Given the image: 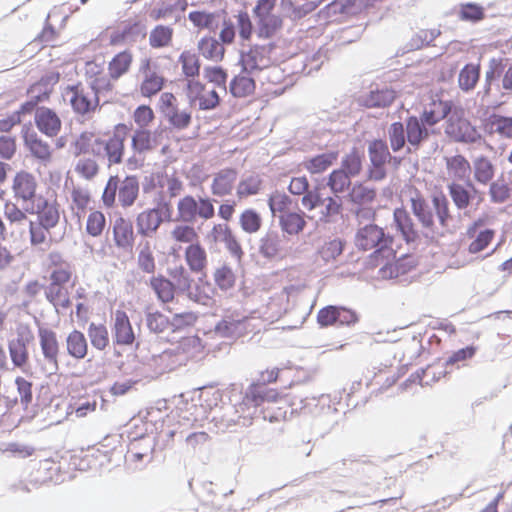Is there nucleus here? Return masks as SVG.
Listing matches in <instances>:
<instances>
[{"label":"nucleus","instance_id":"22","mask_svg":"<svg viewBox=\"0 0 512 512\" xmlns=\"http://www.w3.org/2000/svg\"><path fill=\"white\" fill-rule=\"evenodd\" d=\"M113 238L118 248L131 249L135 239L132 222L119 216L113 225Z\"/></svg>","mask_w":512,"mask_h":512},{"label":"nucleus","instance_id":"56","mask_svg":"<svg viewBox=\"0 0 512 512\" xmlns=\"http://www.w3.org/2000/svg\"><path fill=\"white\" fill-rule=\"evenodd\" d=\"M346 242L340 238H335L326 242L318 251L320 257L325 262L335 260L345 249Z\"/></svg>","mask_w":512,"mask_h":512},{"label":"nucleus","instance_id":"9","mask_svg":"<svg viewBox=\"0 0 512 512\" xmlns=\"http://www.w3.org/2000/svg\"><path fill=\"white\" fill-rule=\"evenodd\" d=\"M38 335L43 356L52 366L50 373L55 374L59 370L57 360L59 343L56 333L52 329L40 327L38 330Z\"/></svg>","mask_w":512,"mask_h":512},{"label":"nucleus","instance_id":"27","mask_svg":"<svg viewBox=\"0 0 512 512\" xmlns=\"http://www.w3.org/2000/svg\"><path fill=\"white\" fill-rule=\"evenodd\" d=\"M460 21L477 24L486 18V9L477 2L459 3L456 11Z\"/></svg>","mask_w":512,"mask_h":512},{"label":"nucleus","instance_id":"53","mask_svg":"<svg viewBox=\"0 0 512 512\" xmlns=\"http://www.w3.org/2000/svg\"><path fill=\"white\" fill-rule=\"evenodd\" d=\"M292 204L293 200L290 196L278 191L272 193L268 198V206L273 216H275L276 212L281 214L291 212Z\"/></svg>","mask_w":512,"mask_h":512},{"label":"nucleus","instance_id":"45","mask_svg":"<svg viewBox=\"0 0 512 512\" xmlns=\"http://www.w3.org/2000/svg\"><path fill=\"white\" fill-rule=\"evenodd\" d=\"M219 14L216 12H206V11H191L188 14V19L193 23L194 26L198 28H206L209 30H214L218 28Z\"/></svg>","mask_w":512,"mask_h":512},{"label":"nucleus","instance_id":"50","mask_svg":"<svg viewBox=\"0 0 512 512\" xmlns=\"http://www.w3.org/2000/svg\"><path fill=\"white\" fill-rule=\"evenodd\" d=\"M449 194L455 206L462 210L466 209L471 204V197L469 188L465 185L452 182L448 185Z\"/></svg>","mask_w":512,"mask_h":512},{"label":"nucleus","instance_id":"30","mask_svg":"<svg viewBox=\"0 0 512 512\" xmlns=\"http://www.w3.org/2000/svg\"><path fill=\"white\" fill-rule=\"evenodd\" d=\"M477 348L474 345H468L464 348H461L457 351H454L444 362L445 369L439 371L438 373H434L432 377V381L436 382L441 377L446 376L449 372L447 371V367L456 366L460 367V363H464L465 361L471 359L476 354Z\"/></svg>","mask_w":512,"mask_h":512},{"label":"nucleus","instance_id":"35","mask_svg":"<svg viewBox=\"0 0 512 512\" xmlns=\"http://www.w3.org/2000/svg\"><path fill=\"white\" fill-rule=\"evenodd\" d=\"M185 260L192 272L200 273L207 264L206 251L199 242L190 244L185 249Z\"/></svg>","mask_w":512,"mask_h":512},{"label":"nucleus","instance_id":"51","mask_svg":"<svg viewBox=\"0 0 512 512\" xmlns=\"http://www.w3.org/2000/svg\"><path fill=\"white\" fill-rule=\"evenodd\" d=\"M179 62L182 64L183 74L187 78L194 80L195 77L199 76L201 62L195 54L190 51H183L179 56Z\"/></svg>","mask_w":512,"mask_h":512},{"label":"nucleus","instance_id":"23","mask_svg":"<svg viewBox=\"0 0 512 512\" xmlns=\"http://www.w3.org/2000/svg\"><path fill=\"white\" fill-rule=\"evenodd\" d=\"M162 224V218L156 209L148 208L136 218L137 232L143 237H152Z\"/></svg>","mask_w":512,"mask_h":512},{"label":"nucleus","instance_id":"14","mask_svg":"<svg viewBox=\"0 0 512 512\" xmlns=\"http://www.w3.org/2000/svg\"><path fill=\"white\" fill-rule=\"evenodd\" d=\"M36 188L37 182L31 173L24 170L16 173L12 185L16 198L33 202L36 197Z\"/></svg>","mask_w":512,"mask_h":512},{"label":"nucleus","instance_id":"33","mask_svg":"<svg viewBox=\"0 0 512 512\" xmlns=\"http://www.w3.org/2000/svg\"><path fill=\"white\" fill-rule=\"evenodd\" d=\"M376 196V188L365 186L361 182H356L350 188L346 198L352 204L366 205L372 203L376 199Z\"/></svg>","mask_w":512,"mask_h":512},{"label":"nucleus","instance_id":"11","mask_svg":"<svg viewBox=\"0 0 512 512\" xmlns=\"http://www.w3.org/2000/svg\"><path fill=\"white\" fill-rule=\"evenodd\" d=\"M146 26L141 21H128L121 30L114 31L110 36V45L116 46L126 42L135 43L146 37Z\"/></svg>","mask_w":512,"mask_h":512},{"label":"nucleus","instance_id":"46","mask_svg":"<svg viewBox=\"0 0 512 512\" xmlns=\"http://www.w3.org/2000/svg\"><path fill=\"white\" fill-rule=\"evenodd\" d=\"M88 336L94 348L103 351L109 345V334L104 324L91 322L88 327Z\"/></svg>","mask_w":512,"mask_h":512},{"label":"nucleus","instance_id":"10","mask_svg":"<svg viewBox=\"0 0 512 512\" xmlns=\"http://www.w3.org/2000/svg\"><path fill=\"white\" fill-rule=\"evenodd\" d=\"M34 120L38 130L49 137L56 136L61 129V120L51 108L45 106L37 108Z\"/></svg>","mask_w":512,"mask_h":512},{"label":"nucleus","instance_id":"28","mask_svg":"<svg viewBox=\"0 0 512 512\" xmlns=\"http://www.w3.org/2000/svg\"><path fill=\"white\" fill-rule=\"evenodd\" d=\"M411 209L414 216L424 228L431 230L434 228L435 224L432 209L421 194L417 193L415 197L411 198Z\"/></svg>","mask_w":512,"mask_h":512},{"label":"nucleus","instance_id":"42","mask_svg":"<svg viewBox=\"0 0 512 512\" xmlns=\"http://www.w3.org/2000/svg\"><path fill=\"white\" fill-rule=\"evenodd\" d=\"M388 139L393 153H398L406 147L407 136L404 123L396 121L388 127Z\"/></svg>","mask_w":512,"mask_h":512},{"label":"nucleus","instance_id":"39","mask_svg":"<svg viewBox=\"0 0 512 512\" xmlns=\"http://www.w3.org/2000/svg\"><path fill=\"white\" fill-rule=\"evenodd\" d=\"M91 88L95 92L94 104L92 103L91 99L86 94H84V91L71 96L70 105L75 113L86 115L95 110V107L99 103L98 88L94 84L91 85Z\"/></svg>","mask_w":512,"mask_h":512},{"label":"nucleus","instance_id":"55","mask_svg":"<svg viewBox=\"0 0 512 512\" xmlns=\"http://www.w3.org/2000/svg\"><path fill=\"white\" fill-rule=\"evenodd\" d=\"M165 82L166 79L164 77L158 76L154 72L150 73L146 75L141 84V94L144 97L151 98L163 89Z\"/></svg>","mask_w":512,"mask_h":512},{"label":"nucleus","instance_id":"3","mask_svg":"<svg viewBox=\"0 0 512 512\" xmlns=\"http://www.w3.org/2000/svg\"><path fill=\"white\" fill-rule=\"evenodd\" d=\"M222 393L220 390H214L212 386H204L198 389V394L192 396L191 403L186 402V410L194 415L195 419H208L210 414H213L212 421L216 424L228 428L226 422L221 420V417L231 418L226 413L220 415L219 411L223 409L220 406L222 402Z\"/></svg>","mask_w":512,"mask_h":512},{"label":"nucleus","instance_id":"6","mask_svg":"<svg viewBox=\"0 0 512 512\" xmlns=\"http://www.w3.org/2000/svg\"><path fill=\"white\" fill-rule=\"evenodd\" d=\"M369 165L366 170V180L381 182L387 178L386 161L390 154L389 145L384 138H373L367 141Z\"/></svg>","mask_w":512,"mask_h":512},{"label":"nucleus","instance_id":"31","mask_svg":"<svg viewBox=\"0 0 512 512\" xmlns=\"http://www.w3.org/2000/svg\"><path fill=\"white\" fill-rule=\"evenodd\" d=\"M67 353L76 360L84 359L88 354V342L79 330L74 329L66 338Z\"/></svg>","mask_w":512,"mask_h":512},{"label":"nucleus","instance_id":"40","mask_svg":"<svg viewBox=\"0 0 512 512\" xmlns=\"http://www.w3.org/2000/svg\"><path fill=\"white\" fill-rule=\"evenodd\" d=\"M198 202L192 195H186L177 204L178 215L176 221L193 224L197 219Z\"/></svg>","mask_w":512,"mask_h":512},{"label":"nucleus","instance_id":"47","mask_svg":"<svg viewBox=\"0 0 512 512\" xmlns=\"http://www.w3.org/2000/svg\"><path fill=\"white\" fill-rule=\"evenodd\" d=\"M214 281L221 291H228L234 288L236 283V275L228 264L224 263L214 272Z\"/></svg>","mask_w":512,"mask_h":512},{"label":"nucleus","instance_id":"13","mask_svg":"<svg viewBox=\"0 0 512 512\" xmlns=\"http://www.w3.org/2000/svg\"><path fill=\"white\" fill-rule=\"evenodd\" d=\"M397 94L394 89L388 86L371 89L360 98L361 105L366 108H385L390 106L396 99Z\"/></svg>","mask_w":512,"mask_h":512},{"label":"nucleus","instance_id":"25","mask_svg":"<svg viewBox=\"0 0 512 512\" xmlns=\"http://www.w3.org/2000/svg\"><path fill=\"white\" fill-rule=\"evenodd\" d=\"M365 152L359 147H352L341 159L340 169L355 178L361 174L364 167Z\"/></svg>","mask_w":512,"mask_h":512},{"label":"nucleus","instance_id":"20","mask_svg":"<svg viewBox=\"0 0 512 512\" xmlns=\"http://www.w3.org/2000/svg\"><path fill=\"white\" fill-rule=\"evenodd\" d=\"M339 156L338 150H328L324 153L307 157L302 162L303 167L311 174H322L333 166Z\"/></svg>","mask_w":512,"mask_h":512},{"label":"nucleus","instance_id":"52","mask_svg":"<svg viewBox=\"0 0 512 512\" xmlns=\"http://www.w3.org/2000/svg\"><path fill=\"white\" fill-rule=\"evenodd\" d=\"M262 185V179L257 174L249 175L242 178L237 187V195L244 198L259 193Z\"/></svg>","mask_w":512,"mask_h":512},{"label":"nucleus","instance_id":"2","mask_svg":"<svg viewBox=\"0 0 512 512\" xmlns=\"http://www.w3.org/2000/svg\"><path fill=\"white\" fill-rule=\"evenodd\" d=\"M392 244L393 236L374 223L359 228L355 235V245L359 250L367 251L374 248L370 255L371 261L395 257L396 252L392 249Z\"/></svg>","mask_w":512,"mask_h":512},{"label":"nucleus","instance_id":"26","mask_svg":"<svg viewBox=\"0 0 512 512\" xmlns=\"http://www.w3.org/2000/svg\"><path fill=\"white\" fill-rule=\"evenodd\" d=\"M304 217L305 213L303 211L280 214L279 225L283 234L290 236L300 234L307 224Z\"/></svg>","mask_w":512,"mask_h":512},{"label":"nucleus","instance_id":"48","mask_svg":"<svg viewBox=\"0 0 512 512\" xmlns=\"http://www.w3.org/2000/svg\"><path fill=\"white\" fill-rule=\"evenodd\" d=\"M239 224L244 232L253 234L260 230L262 217L255 209L249 208L241 213Z\"/></svg>","mask_w":512,"mask_h":512},{"label":"nucleus","instance_id":"37","mask_svg":"<svg viewBox=\"0 0 512 512\" xmlns=\"http://www.w3.org/2000/svg\"><path fill=\"white\" fill-rule=\"evenodd\" d=\"M474 179L483 185L492 181L495 175V165L488 157L481 155L473 160Z\"/></svg>","mask_w":512,"mask_h":512},{"label":"nucleus","instance_id":"18","mask_svg":"<svg viewBox=\"0 0 512 512\" xmlns=\"http://www.w3.org/2000/svg\"><path fill=\"white\" fill-rule=\"evenodd\" d=\"M416 267V262L412 256L403 255L394 262H387L379 269V275L383 279H396L406 275Z\"/></svg>","mask_w":512,"mask_h":512},{"label":"nucleus","instance_id":"29","mask_svg":"<svg viewBox=\"0 0 512 512\" xmlns=\"http://www.w3.org/2000/svg\"><path fill=\"white\" fill-rule=\"evenodd\" d=\"M256 81L250 75L242 73L234 76L229 83V92L235 98H245L254 94Z\"/></svg>","mask_w":512,"mask_h":512},{"label":"nucleus","instance_id":"8","mask_svg":"<svg viewBox=\"0 0 512 512\" xmlns=\"http://www.w3.org/2000/svg\"><path fill=\"white\" fill-rule=\"evenodd\" d=\"M276 48L275 43L267 45H253L249 51H241L239 65H241L242 73L252 75L256 71H261L263 68L259 65L266 55H269Z\"/></svg>","mask_w":512,"mask_h":512},{"label":"nucleus","instance_id":"4","mask_svg":"<svg viewBox=\"0 0 512 512\" xmlns=\"http://www.w3.org/2000/svg\"><path fill=\"white\" fill-rule=\"evenodd\" d=\"M445 133L457 143L480 144L486 143L476 126L464 117V111L454 105L448 115Z\"/></svg>","mask_w":512,"mask_h":512},{"label":"nucleus","instance_id":"1","mask_svg":"<svg viewBox=\"0 0 512 512\" xmlns=\"http://www.w3.org/2000/svg\"><path fill=\"white\" fill-rule=\"evenodd\" d=\"M280 394L277 390L269 388L264 382H252L246 389L242 402L238 405H228V409L232 410L234 414H238L237 418L221 417L222 421L226 422L227 427L233 425H240L248 427L252 424L255 417H260L264 420L269 419L270 422L274 420L273 416L267 415L263 405L265 403L277 402Z\"/></svg>","mask_w":512,"mask_h":512},{"label":"nucleus","instance_id":"64","mask_svg":"<svg viewBox=\"0 0 512 512\" xmlns=\"http://www.w3.org/2000/svg\"><path fill=\"white\" fill-rule=\"evenodd\" d=\"M495 236V231L490 228H485L477 234L475 239L470 243L468 251L471 254H476L483 251L491 243Z\"/></svg>","mask_w":512,"mask_h":512},{"label":"nucleus","instance_id":"60","mask_svg":"<svg viewBox=\"0 0 512 512\" xmlns=\"http://www.w3.org/2000/svg\"><path fill=\"white\" fill-rule=\"evenodd\" d=\"M165 118L169 124L177 130L188 128L192 122L191 113L187 111H179L177 107L176 109L167 111Z\"/></svg>","mask_w":512,"mask_h":512},{"label":"nucleus","instance_id":"7","mask_svg":"<svg viewBox=\"0 0 512 512\" xmlns=\"http://www.w3.org/2000/svg\"><path fill=\"white\" fill-rule=\"evenodd\" d=\"M130 129L126 124L118 123L114 127L113 135L106 140L104 155L107 157L109 164H119L122 162L125 150L124 142Z\"/></svg>","mask_w":512,"mask_h":512},{"label":"nucleus","instance_id":"49","mask_svg":"<svg viewBox=\"0 0 512 512\" xmlns=\"http://www.w3.org/2000/svg\"><path fill=\"white\" fill-rule=\"evenodd\" d=\"M173 29L170 26L157 25L150 33L149 44L152 48H163L170 45Z\"/></svg>","mask_w":512,"mask_h":512},{"label":"nucleus","instance_id":"58","mask_svg":"<svg viewBox=\"0 0 512 512\" xmlns=\"http://www.w3.org/2000/svg\"><path fill=\"white\" fill-rule=\"evenodd\" d=\"M243 326V320L233 318H224L215 325L216 334L221 337L231 338L240 335V328Z\"/></svg>","mask_w":512,"mask_h":512},{"label":"nucleus","instance_id":"15","mask_svg":"<svg viewBox=\"0 0 512 512\" xmlns=\"http://www.w3.org/2000/svg\"><path fill=\"white\" fill-rule=\"evenodd\" d=\"M135 340V334L127 313L123 310H117L115 313L114 336L115 345H132Z\"/></svg>","mask_w":512,"mask_h":512},{"label":"nucleus","instance_id":"5","mask_svg":"<svg viewBox=\"0 0 512 512\" xmlns=\"http://www.w3.org/2000/svg\"><path fill=\"white\" fill-rule=\"evenodd\" d=\"M275 0H257L252 9L256 22V34L261 39L273 38L283 27V18L273 13Z\"/></svg>","mask_w":512,"mask_h":512},{"label":"nucleus","instance_id":"38","mask_svg":"<svg viewBox=\"0 0 512 512\" xmlns=\"http://www.w3.org/2000/svg\"><path fill=\"white\" fill-rule=\"evenodd\" d=\"M446 167L453 176L462 181H468L472 172V167L465 156L456 154L446 158Z\"/></svg>","mask_w":512,"mask_h":512},{"label":"nucleus","instance_id":"44","mask_svg":"<svg viewBox=\"0 0 512 512\" xmlns=\"http://www.w3.org/2000/svg\"><path fill=\"white\" fill-rule=\"evenodd\" d=\"M479 78H480V66L473 64V63H467L466 65H464V67L459 72V75H458L459 87L463 91L468 92V91L474 89Z\"/></svg>","mask_w":512,"mask_h":512},{"label":"nucleus","instance_id":"24","mask_svg":"<svg viewBox=\"0 0 512 512\" xmlns=\"http://www.w3.org/2000/svg\"><path fill=\"white\" fill-rule=\"evenodd\" d=\"M237 175L234 168H224L216 173L211 185L212 194L219 197L230 194Z\"/></svg>","mask_w":512,"mask_h":512},{"label":"nucleus","instance_id":"21","mask_svg":"<svg viewBox=\"0 0 512 512\" xmlns=\"http://www.w3.org/2000/svg\"><path fill=\"white\" fill-rule=\"evenodd\" d=\"M29 337L24 336V332L18 330L17 338L12 339L8 343L10 358L15 367H23L28 361L27 344L32 338L30 331L27 330Z\"/></svg>","mask_w":512,"mask_h":512},{"label":"nucleus","instance_id":"16","mask_svg":"<svg viewBox=\"0 0 512 512\" xmlns=\"http://www.w3.org/2000/svg\"><path fill=\"white\" fill-rule=\"evenodd\" d=\"M405 130L407 136V142L414 150L421 147L422 143L428 140L430 136V130L424 126L422 121L415 115H410L406 118Z\"/></svg>","mask_w":512,"mask_h":512},{"label":"nucleus","instance_id":"41","mask_svg":"<svg viewBox=\"0 0 512 512\" xmlns=\"http://www.w3.org/2000/svg\"><path fill=\"white\" fill-rule=\"evenodd\" d=\"M150 286L163 303L171 302L174 299L175 286L170 279L162 275L152 277Z\"/></svg>","mask_w":512,"mask_h":512},{"label":"nucleus","instance_id":"61","mask_svg":"<svg viewBox=\"0 0 512 512\" xmlns=\"http://www.w3.org/2000/svg\"><path fill=\"white\" fill-rule=\"evenodd\" d=\"M489 195L492 203L502 204L511 196L508 184L500 182V179L490 182Z\"/></svg>","mask_w":512,"mask_h":512},{"label":"nucleus","instance_id":"17","mask_svg":"<svg viewBox=\"0 0 512 512\" xmlns=\"http://www.w3.org/2000/svg\"><path fill=\"white\" fill-rule=\"evenodd\" d=\"M169 275L174 279V285L180 292H186L187 296L196 301L201 299V290L199 285H195L194 291L192 289L193 279L190 277L189 272L182 265L173 269H168Z\"/></svg>","mask_w":512,"mask_h":512},{"label":"nucleus","instance_id":"34","mask_svg":"<svg viewBox=\"0 0 512 512\" xmlns=\"http://www.w3.org/2000/svg\"><path fill=\"white\" fill-rule=\"evenodd\" d=\"M281 251V237L275 230H268L260 239L259 253L265 259H274Z\"/></svg>","mask_w":512,"mask_h":512},{"label":"nucleus","instance_id":"32","mask_svg":"<svg viewBox=\"0 0 512 512\" xmlns=\"http://www.w3.org/2000/svg\"><path fill=\"white\" fill-rule=\"evenodd\" d=\"M352 185V177L340 168L332 170L327 177L326 186L335 196L348 193Z\"/></svg>","mask_w":512,"mask_h":512},{"label":"nucleus","instance_id":"19","mask_svg":"<svg viewBox=\"0 0 512 512\" xmlns=\"http://www.w3.org/2000/svg\"><path fill=\"white\" fill-rule=\"evenodd\" d=\"M140 184L136 175H127L118 184V200L123 208L131 207L138 198Z\"/></svg>","mask_w":512,"mask_h":512},{"label":"nucleus","instance_id":"57","mask_svg":"<svg viewBox=\"0 0 512 512\" xmlns=\"http://www.w3.org/2000/svg\"><path fill=\"white\" fill-rule=\"evenodd\" d=\"M441 112H438L436 110H424L422 113H421V116L418 117L424 126L426 127H431L435 124H437L440 120H442L443 118L447 117L451 110H452V107H453V103L452 102H444L441 104Z\"/></svg>","mask_w":512,"mask_h":512},{"label":"nucleus","instance_id":"36","mask_svg":"<svg viewBox=\"0 0 512 512\" xmlns=\"http://www.w3.org/2000/svg\"><path fill=\"white\" fill-rule=\"evenodd\" d=\"M198 50L201 55L212 61H222L225 55V48L214 37L205 36L198 42Z\"/></svg>","mask_w":512,"mask_h":512},{"label":"nucleus","instance_id":"63","mask_svg":"<svg viewBox=\"0 0 512 512\" xmlns=\"http://www.w3.org/2000/svg\"><path fill=\"white\" fill-rule=\"evenodd\" d=\"M360 320L359 314L346 306L336 305V326L353 327Z\"/></svg>","mask_w":512,"mask_h":512},{"label":"nucleus","instance_id":"12","mask_svg":"<svg viewBox=\"0 0 512 512\" xmlns=\"http://www.w3.org/2000/svg\"><path fill=\"white\" fill-rule=\"evenodd\" d=\"M394 224L407 244L416 243L419 240V232L409 212L404 207L395 208L393 212Z\"/></svg>","mask_w":512,"mask_h":512},{"label":"nucleus","instance_id":"59","mask_svg":"<svg viewBox=\"0 0 512 512\" xmlns=\"http://www.w3.org/2000/svg\"><path fill=\"white\" fill-rule=\"evenodd\" d=\"M146 325L150 332L159 334L170 329V319L160 311L147 312Z\"/></svg>","mask_w":512,"mask_h":512},{"label":"nucleus","instance_id":"54","mask_svg":"<svg viewBox=\"0 0 512 512\" xmlns=\"http://www.w3.org/2000/svg\"><path fill=\"white\" fill-rule=\"evenodd\" d=\"M152 140V133L149 130L137 129L132 136V149L139 154L150 151L154 148Z\"/></svg>","mask_w":512,"mask_h":512},{"label":"nucleus","instance_id":"62","mask_svg":"<svg viewBox=\"0 0 512 512\" xmlns=\"http://www.w3.org/2000/svg\"><path fill=\"white\" fill-rule=\"evenodd\" d=\"M172 238L176 242L190 243L198 242V234L192 225H177L171 232Z\"/></svg>","mask_w":512,"mask_h":512},{"label":"nucleus","instance_id":"43","mask_svg":"<svg viewBox=\"0 0 512 512\" xmlns=\"http://www.w3.org/2000/svg\"><path fill=\"white\" fill-rule=\"evenodd\" d=\"M132 63V54L128 50L117 53L109 63V73L112 79L117 80L128 72Z\"/></svg>","mask_w":512,"mask_h":512}]
</instances>
